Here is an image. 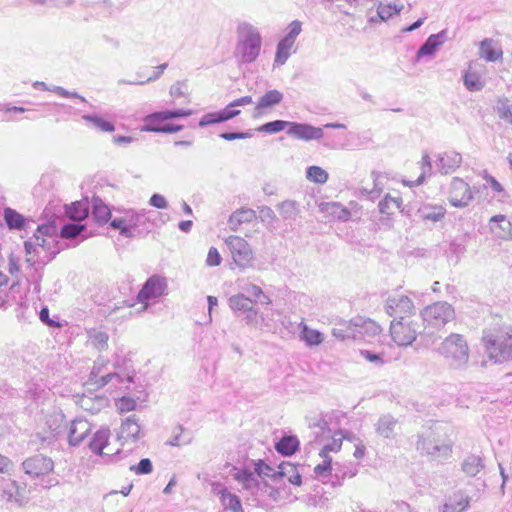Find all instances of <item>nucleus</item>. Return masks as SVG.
Here are the masks:
<instances>
[{
    "mask_svg": "<svg viewBox=\"0 0 512 512\" xmlns=\"http://www.w3.org/2000/svg\"><path fill=\"white\" fill-rule=\"evenodd\" d=\"M57 230L52 224L39 225L33 236L24 242L29 265L46 264L58 253Z\"/></svg>",
    "mask_w": 512,
    "mask_h": 512,
    "instance_id": "nucleus-1",
    "label": "nucleus"
},
{
    "mask_svg": "<svg viewBox=\"0 0 512 512\" xmlns=\"http://www.w3.org/2000/svg\"><path fill=\"white\" fill-rule=\"evenodd\" d=\"M237 41L235 56L241 64H251L260 56L262 35L258 27L247 21H242L236 28Z\"/></svg>",
    "mask_w": 512,
    "mask_h": 512,
    "instance_id": "nucleus-2",
    "label": "nucleus"
},
{
    "mask_svg": "<svg viewBox=\"0 0 512 512\" xmlns=\"http://www.w3.org/2000/svg\"><path fill=\"white\" fill-rule=\"evenodd\" d=\"M482 341L486 354L495 363L512 360V327L485 330Z\"/></svg>",
    "mask_w": 512,
    "mask_h": 512,
    "instance_id": "nucleus-3",
    "label": "nucleus"
},
{
    "mask_svg": "<svg viewBox=\"0 0 512 512\" xmlns=\"http://www.w3.org/2000/svg\"><path fill=\"white\" fill-rule=\"evenodd\" d=\"M149 211L145 209L125 210L120 216H115L110 226L118 230L119 233L126 238H134L144 232L149 231L147 224L149 223Z\"/></svg>",
    "mask_w": 512,
    "mask_h": 512,
    "instance_id": "nucleus-4",
    "label": "nucleus"
},
{
    "mask_svg": "<svg viewBox=\"0 0 512 512\" xmlns=\"http://www.w3.org/2000/svg\"><path fill=\"white\" fill-rule=\"evenodd\" d=\"M436 352L454 369L463 368L469 360V347L463 335L451 333L436 348Z\"/></svg>",
    "mask_w": 512,
    "mask_h": 512,
    "instance_id": "nucleus-5",
    "label": "nucleus"
},
{
    "mask_svg": "<svg viewBox=\"0 0 512 512\" xmlns=\"http://www.w3.org/2000/svg\"><path fill=\"white\" fill-rule=\"evenodd\" d=\"M103 367L95 363L93 366L89 381L98 388L108 387L111 391H127L133 383L134 375L130 372L122 374L119 371L102 373Z\"/></svg>",
    "mask_w": 512,
    "mask_h": 512,
    "instance_id": "nucleus-6",
    "label": "nucleus"
},
{
    "mask_svg": "<svg viewBox=\"0 0 512 512\" xmlns=\"http://www.w3.org/2000/svg\"><path fill=\"white\" fill-rule=\"evenodd\" d=\"M234 264L241 270L253 267L255 261L251 245L242 237L230 235L225 239Z\"/></svg>",
    "mask_w": 512,
    "mask_h": 512,
    "instance_id": "nucleus-7",
    "label": "nucleus"
},
{
    "mask_svg": "<svg viewBox=\"0 0 512 512\" xmlns=\"http://www.w3.org/2000/svg\"><path fill=\"white\" fill-rule=\"evenodd\" d=\"M168 288L167 280L160 275H152L143 284L137 294V302L141 304L140 312L146 311L152 303L166 294Z\"/></svg>",
    "mask_w": 512,
    "mask_h": 512,
    "instance_id": "nucleus-8",
    "label": "nucleus"
},
{
    "mask_svg": "<svg viewBox=\"0 0 512 512\" xmlns=\"http://www.w3.org/2000/svg\"><path fill=\"white\" fill-rule=\"evenodd\" d=\"M421 317L427 327L439 329L454 319L455 311L447 302H436L425 307Z\"/></svg>",
    "mask_w": 512,
    "mask_h": 512,
    "instance_id": "nucleus-9",
    "label": "nucleus"
},
{
    "mask_svg": "<svg viewBox=\"0 0 512 512\" xmlns=\"http://www.w3.org/2000/svg\"><path fill=\"white\" fill-rule=\"evenodd\" d=\"M419 330L417 322L411 318L393 320L390 325V334L399 346H408L415 341Z\"/></svg>",
    "mask_w": 512,
    "mask_h": 512,
    "instance_id": "nucleus-10",
    "label": "nucleus"
},
{
    "mask_svg": "<svg viewBox=\"0 0 512 512\" xmlns=\"http://www.w3.org/2000/svg\"><path fill=\"white\" fill-rule=\"evenodd\" d=\"M385 310L390 316L394 317V320L411 318L415 314L413 301L402 294L389 296L386 300Z\"/></svg>",
    "mask_w": 512,
    "mask_h": 512,
    "instance_id": "nucleus-11",
    "label": "nucleus"
},
{
    "mask_svg": "<svg viewBox=\"0 0 512 512\" xmlns=\"http://www.w3.org/2000/svg\"><path fill=\"white\" fill-rule=\"evenodd\" d=\"M22 468L30 478H42L54 470V462L48 456L36 454L25 459L22 463Z\"/></svg>",
    "mask_w": 512,
    "mask_h": 512,
    "instance_id": "nucleus-12",
    "label": "nucleus"
},
{
    "mask_svg": "<svg viewBox=\"0 0 512 512\" xmlns=\"http://www.w3.org/2000/svg\"><path fill=\"white\" fill-rule=\"evenodd\" d=\"M453 442L440 441L436 439L434 433H431L427 437L421 436L417 442V449L422 453L436 457H447L452 452Z\"/></svg>",
    "mask_w": 512,
    "mask_h": 512,
    "instance_id": "nucleus-13",
    "label": "nucleus"
},
{
    "mask_svg": "<svg viewBox=\"0 0 512 512\" xmlns=\"http://www.w3.org/2000/svg\"><path fill=\"white\" fill-rule=\"evenodd\" d=\"M192 110H184V109H176V110H164L159 112H154L147 115L144 118V125L141 128V131L144 132H155V130L146 129L147 127H154L156 129H161L160 123L180 117H188L192 115Z\"/></svg>",
    "mask_w": 512,
    "mask_h": 512,
    "instance_id": "nucleus-14",
    "label": "nucleus"
},
{
    "mask_svg": "<svg viewBox=\"0 0 512 512\" xmlns=\"http://www.w3.org/2000/svg\"><path fill=\"white\" fill-rule=\"evenodd\" d=\"M473 195L469 185L460 178H454L450 185L449 202L457 208L465 207L472 200Z\"/></svg>",
    "mask_w": 512,
    "mask_h": 512,
    "instance_id": "nucleus-15",
    "label": "nucleus"
},
{
    "mask_svg": "<svg viewBox=\"0 0 512 512\" xmlns=\"http://www.w3.org/2000/svg\"><path fill=\"white\" fill-rule=\"evenodd\" d=\"M0 496L6 502H15L22 505L27 501L26 486H20L11 479H2L0 482Z\"/></svg>",
    "mask_w": 512,
    "mask_h": 512,
    "instance_id": "nucleus-16",
    "label": "nucleus"
},
{
    "mask_svg": "<svg viewBox=\"0 0 512 512\" xmlns=\"http://www.w3.org/2000/svg\"><path fill=\"white\" fill-rule=\"evenodd\" d=\"M353 322L352 339L371 342L381 333V327L371 319L358 318Z\"/></svg>",
    "mask_w": 512,
    "mask_h": 512,
    "instance_id": "nucleus-17",
    "label": "nucleus"
},
{
    "mask_svg": "<svg viewBox=\"0 0 512 512\" xmlns=\"http://www.w3.org/2000/svg\"><path fill=\"white\" fill-rule=\"evenodd\" d=\"M287 134L295 139L303 141L319 140L323 137V128L315 127L307 123L291 122Z\"/></svg>",
    "mask_w": 512,
    "mask_h": 512,
    "instance_id": "nucleus-18",
    "label": "nucleus"
},
{
    "mask_svg": "<svg viewBox=\"0 0 512 512\" xmlns=\"http://www.w3.org/2000/svg\"><path fill=\"white\" fill-rule=\"evenodd\" d=\"M359 464L355 462H336L333 464V474L330 484L332 487H340L346 479H351L357 475Z\"/></svg>",
    "mask_w": 512,
    "mask_h": 512,
    "instance_id": "nucleus-19",
    "label": "nucleus"
},
{
    "mask_svg": "<svg viewBox=\"0 0 512 512\" xmlns=\"http://www.w3.org/2000/svg\"><path fill=\"white\" fill-rule=\"evenodd\" d=\"M447 39V30H441L437 34L430 35L418 49L416 53V60L419 61L423 57L433 56L437 50L447 41Z\"/></svg>",
    "mask_w": 512,
    "mask_h": 512,
    "instance_id": "nucleus-20",
    "label": "nucleus"
},
{
    "mask_svg": "<svg viewBox=\"0 0 512 512\" xmlns=\"http://www.w3.org/2000/svg\"><path fill=\"white\" fill-rule=\"evenodd\" d=\"M91 424L83 418L74 419L68 428V443L71 446L79 445L90 433Z\"/></svg>",
    "mask_w": 512,
    "mask_h": 512,
    "instance_id": "nucleus-21",
    "label": "nucleus"
},
{
    "mask_svg": "<svg viewBox=\"0 0 512 512\" xmlns=\"http://www.w3.org/2000/svg\"><path fill=\"white\" fill-rule=\"evenodd\" d=\"M446 214V209L442 205L423 204L421 205L416 216L424 224L436 223L441 221Z\"/></svg>",
    "mask_w": 512,
    "mask_h": 512,
    "instance_id": "nucleus-22",
    "label": "nucleus"
},
{
    "mask_svg": "<svg viewBox=\"0 0 512 512\" xmlns=\"http://www.w3.org/2000/svg\"><path fill=\"white\" fill-rule=\"evenodd\" d=\"M3 218L9 230L25 231L30 220L15 209L6 207L3 210Z\"/></svg>",
    "mask_w": 512,
    "mask_h": 512,
    "instance_id": "nucleus-23",
    "label": "nucleus"
},
{
    "mask_svg": "<svg viewBox=\"0 0 512 512\" xmlns=\"http://www.w3.org/2000/svg\"><path fill=\"white\" fill-rule=\"evenodd\" d=\"M462 162V156L456 151H447L439 154L437 159V166L440 172L448 174L453 172L460 166Z\"/></svg>",
    "mask_w": 512,
    "mask_h": 512,
    "instance_id": "nucleus-24",
    "label": "nucleus"
},
{
    "mask_svg": "<svg viewBox=\"0 0 512 512\" xmlns=\"http://www.w3.org/2000/svg\"><path fill=\"white\" fill-rule=\"evenodd\" d=\"M283 100V94L276 90H269L263 96H261L255 106V114L262 115L268 109L278 105Z\"/></svg>",
    "mask_w": 512,
    "mask_h": 512,
    "instance_id": "nucleus-25",
    "label": "nucleus"
},
{
    "mask_svg": "<svg viewBox=\"0 0 512 512\" xmlns=\"http://www.w3.org/2000/svg\"><path fill=\"white\" fill-rule=\"evenodd\" d=\"M45 425L50 435L43 437V440L57 438L65 430V416L61 412H54L46 417Z\"/></svg>",
    "mask_w": 512,
    "mask_h": 512,
    "instance_id": "nucleus-26",
    "label": "nucleus"
},
{
    "mask_svg": "<svg viewBox=\"0 0 512 512\" xmlns=\"http://www.w3.org/2000/svg\"><path fill=\"white\" fill-rule=\"evenodd\" d=\"M479 55L488 62H495L502 58L503 52L493 39L485 38L480 43Z\"/></svg>",
    "mask_w": 512,
    "mask_h": 512,
    "instance_id": "nucleus-27",
    "label": "nucleus"
},
{
    "mask_svg": "<svg viewBox=\"0 0 512 512\" xmlns=\"http://www.w3.org/2000/svg\"><path fill=\"white\" fill-rule=\"evenodd\" d=\"M110 438V430L108 428H100L97 430L91 441L89 442V448L90 450L98 455L101 456H109L111 457L112 454L104 453L103 450L107 446L108 441Z\"/></svg>",
    "mask_w": 512,
    "mask_h": 512,
    "instance_id": "nucleus-28",
    "label": "nucleus"
},
{
    "mask_svg": "<svg viewBox=\"0 0 512 512\" xmlns=\"http://www.w3.org/2000/svg\"><path fill=\"white\" fill-rule=\"evenodd\" d=\"M491 230L502 239L512 238V224L504 215H495L491 218Z\"/></svg>",
    "mask_w": 512,
    "mask_h": 512,
    "instance_id": "nucleus-29",
    "label": "nucleus"
},
{
    "mask_svg": "<svg viewBox=\"0 0 512 512\" xmlns=\"http://www.w3.org/2000/svg\"><path fill=\"white\" fill-rule=\"evenodd\" d=\"M192 435L182 425L175 426L172 431L170 438L166 441V445L171 447H181L189 445L192 442Z\"/></svg>",
    "mask_w": 512,
    "mask_h": 512,
    "instance_id": "nucleus-30",
    "label": "nucleus"
},
{
    "mask_svg": "<svg viewBox=\"0 0 512 512\" xmlns=\"http://www.w3.org/2000/svg\"><path fill=\"white\" fill-rule=\"evenodd\" d=\"M298 327L300 330L299 337L307 346H318L324 341L323 334L318 330L308 327L304 321H301Z\"/></svg>",
    "mask_w": 512,
    "mask_h": 512,
    "instance_id": "nucleus-31",
    "label": "nucleus"
},
{
    "mask_svg": "<svg viewBox=\"0 0 512 512\" xmlns=\"http://www.w3.org/2000/svg\"><path fill=\"white\" fill-rule=\"evenodd\" d=\"M343 438H344V436H343L342 432H340V431L335 432L331 436V439L328 440L326 443H323L322 438H317L316 442L318 444H322V448L319 452V456L320 457H330L329 453H331V452L336 453V452L340 451Z\"/></svg>",
    "mask_w": 512,
    "mask_h": 512,
    "instance_id": "nucleus-32",
    "label": "nucleus"
},
{
    "mask_svg": "<svg viewBox=\"0 0 512 512\" xmlns=\"http://www.w3.org/2000/svg\"><path fill=\"white\" fill-rule=\"evenodd\" d=\"M256 217L255 211L250 208H241L231 214L228 224L231 230L237 231L242 223H249Z\"/></svg>",
    "mask_w": 512,
    "mask_h": 512,
    "instance_id": "nucleus-33",
    "label": "nucleus"
},
{
    "mask_svg": "<svg viewBox=\"0 0 512 512\" xmlns=\"http://www.w3.org/2000/svg\"><path fill=\"white\" fill-rule=\"evenodd\" d=\"M253 103L251 96H243L229 103L224 109L220 110L223 122L228 121L240 114L237 107H243Z\"/></svg>",
    "mask_w": 512,
    "mask_h": 512,
    "instance_id": "nucleus-34",
    "label": "nucleus"
},
{
    "mask_svg": "<svg viewBox=\"0 0 512 512\" xmlns=\"http://www.w3.org/2000/svg\"><path fill=\"white\" fill-rule=\"evenodd\" d=\"M295 43L292 41H289L285 38H282L276 47V53L274 58V67L276 66H282L286 63L288 58L293 52Z\"/></svg>",
    "mask_w": 512,
    "mask_h": 512,
    "instance_id": "nucleus-35",
    "label": "nucleus"
},
{
    "mask_svg": "<svg viewBox=\"0 0 512 512\" xmlns=\"http://www.w3.org/2000/svg\"><path fill=\"white\" fill-rule=\"evenodd\" d=\"M140 425L135 415H131L123 421L121 425V437L125 439L137 440L140 435Z\"/></svg>",
    "mask_w": 512,
    "mask_h": 512,
    "instance_id": "nucleus-36",
    "label": "nucleus"
},
{
    "mask_svg": "<svg viewBox=\"0 0 512 512\" xmlns=\"http://www.w3.org/2000/svg\"><path fill=\"white\" fill-rule=\"evenodd\" d=\"M88 343L98 351H103L108 348V334L98 328H91L87 330Z\"/></svg>",
    "mask_w": 512,
    "mask_h": 512,
    "instance_id": "nucleus-37",
    "label": "nucleus"
},
{
    "mask_svg": "<svg viewBox=\"0 0 512 512\" xmlns=\"http://www.w3.org/2000/svg\"><path fill=\"white\" fill-rule=\"evenodd\" d=\"M33 87L35 89H40V90H44V91H51L61 97H64V98H76L78 100H80L81 102L83 103H86V99L79 95L77 92H71V91H68L66 90L65 88L61 87V86H48L45 82H42V81H35L33 83Z\"/></svg>",
    "mask_w": 512,
    "mask_h": 512,
    "instance_id": "nucleus-38",
    "label": "nucleus"
},
{
    "mask_svg": "<svg viewBox=\"0 0 512 512\" xmlns=\"http://www.w3.org/2000/svg\"><path fill=\"white\" fill-rule=\"evenodd\" d=\"M236 283L238 288L242 291L241 293H244L246 297L251 298L252 303L261 301L262 297L267 299L264 292L259 286L250 283L244 279H238Z\"/></svg>",
    "mask_w": 512,
    "mask_h": 512,
    "instance_id": "nucleus-39",
    "label": "nucleus"
},
{
    "mask_svg": "<svg viewBox=\"0 0 512 512\" xmlns=\"http://www.w3.org/2000/svg\"><path fill=\"white\" fill-rule=\"evenodd\" d=\"M469 498L463 495H454L453 499H449L443 504L439 512H465L469 507Z\"/></svg>",
    "mask_w": 512,
    "mask_h": 512,
    "instance_id": "nucleus-40",
    "label": "nucleus"
},
{
    "mask_svg": "<svg viewBox=\"0 0 512 512\" xmlns=\"http://www.w3.org/2000/svg\"><path fill=\"white\" fill-rule=\"evenodd\" d=\"M218 493L221 495L220 500L225 510L231 512H244L238 496L232 494L226 488H222Z\"/></svg>",
    "mask_w": 512,
    "mask_h": 512,
    "instance_id": "nucleus-41",
    "label": "nucleus"
},
{
    "mask_svg": "<svg viewBox=\"0 0 512 512\" xmlns=\"http://www.w3.org/2000/svg\"><path fill=\"white\" fill-rule=\"evenodd\" d=\"M484 462L480 456L468 455L462 463V471L470 477H474L484 469Z\"/></svg>",
    "mask_w": 512,
    "mask_h": 512,
    "instance_id": "nucleus-42",
    "label": "nucleus"
},
{
    "mask_svg": "<svg viewBox=\"0 0 512 512\" xmlns=\"http://www.w3.org/2000/svg\"><path fill=\"white\" fill-rule=\"evenodd\" d=\"M228 305L235 314L245 313L252 305V300L244 293L232 295L228 299Z\"/></svg>",
    "mask_w": 512,
    "mask_h": 512,
    "instance_id": "nucleus-43",
    "label": "nucleus"
},
{
    "mask_svg": "<svg viewBox=\"0 0 512 512\" xmlns=\"http://www.w3.org/2000/svg\"><path fill=\"white\" fill-rule=\"evenodd\" d=\"M91 209L94 219L99 223H106L111 217L109 207L98 197L93 198Z\"/></svg>",
    "mask_w": 512,
    "mask_h": 512,
    "instance_id": "nucleus-44",
    "label": "nucleus"
},
{
    "mask_svg": "<svg viewBox=\"0 0 512 512\" xmlns=\"http://www.w3.org/2000/svg\"><path fill=\"white\" fill-rule=\"evenodd\" d=\"M278 468H279L278 474L281 477L286 478L289 483H291L293 485H297V486L301 485V483H302L301 475H300L299 471L297 470L296 465L289 463V462H284Z\"/></svg>",
    "mask_w": 512,
    "mask_h": 512,
    "instance_id": "nucleus-45",
    "label": "nucleus"
},
{
    "mask_svg": "<svg viewBox=\"0 0 512 512\" xmlns=\"http://www.w3.org/2000/svg\"><path fill=\"white\" fill-rule=\"evenodd\" d=\"M82 119L95 129L101 132H113L115 130V126L112 122L105 120L99 115L96 114H85L82 116Z\"/></svg>",
    "mask_w": 512,
    "mask_h": 512,
    "instance_id": "nucleus-46",
    "label": "nucleus"
},
{
    "mask_svg": "<svg viewBox=\"0 0 512 512\" xmlns=\"http://www.w3.org/2000/svg\"><path fill=\"white\" fill-rule=\"evenodd\" d=\"M299 447V440L296 436H285L275 445V449L282 455L290 456L296 452Z\"/></svg>",
    "mask_w": 512,
    "mask_h": 512,
    "instance_id": "nucleus-47",
    "label": "nucleus"
},
{
    "mask_svg": "<svg viewBox=\"0 0 512 512\" xmlns=\"http://www.w3.org/2000/svg\"><path fill=\"white\" fill-rule=\"evenodd\" d=\"M322 463L314 468L315 476L323 483H330L331 475L333 474V464L331 457H321Z\"/></svg>",
    "mask_w": 512,
    "mask_h": 512,
    "instance_id": "nucleus-48",
    "label": "nucleus"
},
{
    "mask_svg": "<svg viewBox=\"0 0 512 512\" xmlns=\"http://www.w3.org/2000/svg\"><path fill=\"white\" fill-rule=\"evenodd\" d=\"M396 426V420L390 415L380 417L376 424V431L380 436L389 438L393 435Z\"/></svg>",
    "mask_w": 512,
    "mask_h": 512,
    "instance_id": "nucleus-49",
    "label": "nucleus"
},
{
    "mask_svg": "<svg viewBox=\"0 0 512 512\" xmlns=\"http://www.w3.org/2000/svg\"><path fill=\"white\" fill-rule=\"evenodd\" d=\"M305 176L309 182L320 185L325 184L329 178L328 172L316 165L307 167Z\"/></svg>",
    "mask_w": 512,
    "mask_h": 512,
    "instance_id": "nucleus-50",
    "label": "nucleus"
},
{
    "mask_svg": "<svg viewBox=\"0 0 512 512\" xmlns=\"http://www.w3.org/2000/svg\"><path fill=\"white\" fill-rule=\"evenodd\" d=\"M463 81L467 90L471 92L480 91L485 86V82L482 80L481 76L471 70L465 72Z\"/></svg>",
    "mask_w": 512,
    "mask_h": 512,
    "instance_id": "nucleus-51",
    "label": "nucleus"
},
{
    "mask_svg": "<svg viewBox=\"0 0 512 512\" xmlns=\"http://www.w3.org/2000/svg\"><path fill=\"white\" fill-rule=\"evenodd\" d=\"M89 207L84 202H74L67 206L66 213L74 221H81L88 216Z\"/></svg>",
    "mask_w": 512,
    "mask_h": 512,
    "instance_id": "nucleus-52",
    "label": "nucleus"
},
{
    "mask_svg": "<svg viewBox=\"0 0 512 512\" xmlns=\"http://www.w3.org/2000/svg\"><path fill=\"white\" fill-rule=\"evenodd\" d=\"M402 207V198L386 195L385 198L379 203V211L382 214H393L395 210H400Z\"/></svg>",
    "mask_w": 512,
    "mask_h": 512,
    "instance_id": "nucleus-53",
    "label": "nucleus"
},
{
    "mask_svg": "<svg viewBox=\"0 0 512 512\" xmlns=\"http://www.w3.org/2000/svg\"><path fill=\"white\" fill-rule=\"evenodd\" d=\"M278 210L285 220H295L299 214L298 204L295 201L286 200L279 204Z\"/></svg>",
    "mask_w": 512,
    "mask_h": 512,
    "instance_id": "nucleus-54",
    "label": "nucleus"
},
{
    "mask_svg": "<svg viewBox=\"0 0 512 512\" xmlns=\"http://www.w3.org/2000/svg\"><path fill=\"white\" fill-rule=\"evenodd\" d=\"M291 122L285 121V120H274L271 122H267L263 125H261L257 130L259 132L268 133V134H275L280 131H283L284 129H290Z\"/></svg>",
    "mask_w": 512,
    "mask_h": 512,
    "instance_id": "nucleus-55",
    "label": "nucleus"
},
{
    "mask_svg": "<svg viewBox=\"0 0 512 512\" xmlns=\"http://www.w3.org/2000/svg\"><path fill=\"white\" fill-rule=\"evenodd\" d=\"M166 68H167V64L163 63V64L155 67L153 74L145 80L128 81V80L121 79L118 81V83L119 84H128V85H144L146 83L153 82V81L157 80L158 78H160V76L162 75V73L164 72V70Z\"/></svg>",
    "mask_w": 512,
    "mask_h": 512,
    "instance_id": "nucleus-56",
    "label": "nucleus"
},
{
    "mask_svg": "<svg viewBox=\"0 0 512 512\" xmlns=\"http://www.w3.org/2000/svg\"><path fill=\"white\" fill-rule=\"evenodd\" d=\"M373 178V189L369 190L367 188L361 189V193L367 195V197L371 200L377 198L382 192V176L376 172L372 173Z\"/></svg>",
    "mask_w": 512,
    "mask_h": 512,
    "instance_id": "nucleus-57",
    "label": "nucleus"
},
{
    "mask_svg": "<svg viewBox=\"0 0 512 512\" xmlns=\"http://www.w3.org/2000/svg\"><path fill=\"white\" fill-rule=\"evenodd\" d=\"M85 226L80 223H68L65 224L61 229V236L66 239H74L79 236Z\"/></svg>",
    "mask_w": 512,
    "mask_h": 512,
    "instance_id": "nucleus-58",
    "label": "nucleus"
},
{
    "mask_svg": "<svg viewBox=\"0 0 512 512\" xmlns=\"http://www.w3.org/2000/svg\"><path fill=\"white\" fill-rule=\"evenodd\" d=\"M138 398L124 395L116 400V407L121 413L130 412L136 409Z\"/></svg>",
    "mask_w": 512,
    "mask_h": 512,
    "instance_id": "nucleus-59",
    "label": "nucleus"
},
{
    "mask_svg": "<svg viewBox=\"0 0 512 512\" xmlns=\"http://www.w3.org/2000/svg\"><path fill=\"white\" fill-rule=\"evenodd\" d=\"M483 178L485 180V186L491 187V189L501 198L507 197V194L501 185L493 176L489 175L484 171Z\"/></svg>",
    "mask_w": 512,
    "mask_h": 512,
    "instance_id": "nucleus-60",
    "label": "nucleus"
},
{
    "mask_svg": "<svg viewBox=\"0 0 512 512\" xmlns=\"http://www.w3.org/2000/svg\"><path fill=\"white\" fill-rule=\"evenodd\" d=\"M402 7H397L392 4H380L378 7V15L382 20H388L393 15L398 14L401 11Z\"/></svg>",
    "mask_w": 512,
    "mask_h": 512,
    "instance_id": "nucleus-61",
    "label": "nucleus"
},
{
    "mask_svg": "<svg viewBox=\"0 0 512 512\" xmlns=\"http://www.w3.org/2000/svg\"><path fill=\"white\" fill-rule=\"evenodd\" d=\"M328 211L342 221H347L351 216L350 211L338 203L328 204Z\"/></svg>",
    "mask_w": 512,
    "mask_h": 512,
    "instance_id": "nucleus-62",
    "label": "nucleus"
},
{
    "mask_svg": "<svg viewBox=\"0 0 512 512\" xmlns=\"http://www.w3.org/2000/svg\"><path fill=\"white\" fill-rule=\"evenodd\" d=\"M237 480L241 482L246 489H252L254 486L257 485V478L256 476L250 472V471H240L237 474Z\"/></svg>",
    "mask_w": 512,
    "mask_h": 512,
    "instance_id": "nucleus-63",
    "label": "nucleus"
},
{
    "mask_svg": "<svg viewBox=\"0 0 512 512\" xmlns=\"http://www.w3.org/2000/svg\"><path fill=\"white\" fill-rule=\"evenodd\" d=\"M497 111L499 117L509 124H512V108L507 101L498 103Z\"/></svg>",
    "mask_w": 512,
    "mask_h": 512,
    "instance_id": "nucleus-64",
    "label": "nucleus"
}]
</instances>
